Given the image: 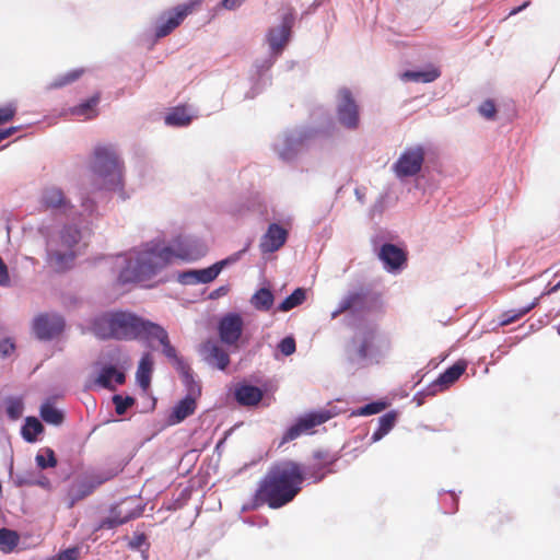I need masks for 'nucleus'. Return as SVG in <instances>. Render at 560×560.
I'll return each mask as SVG.
<instances>
[{
    "label": "nucleus",
    "instance_id": "49530a36",
    "mask_svg": "<svg viewBox=\"0 0 560 560\" xmlns=\"http://www.w3.org/2000/svg\"><path fill=\"white\" fill-rule=\"evenodd\" d=\"M279 350L281 351L282 354L284 355H291L295 352V349H296V345H295V340L293 337H285L283 338L279 346H278Z\"/></svg>",
    "mask_w": 560,
    "mask_h": 560
},
{
    "label": "nucleus",
    "instance_id": "13d9d810",
    "mask_svg": "<svg viewBox=\"0 0 560 560\" xmlns=\"http://www.w3.org/2000/svg\"><path fill=\"white\" fill-rule=\"evenodd\" d=\"M559 290H560V281H559L558 283H556L553 287H551L547 292L542 293V294L540 295V298H541L542 295H546V294L555 293V292H557V291H559Z\"/></svg>",
    "mask_w": 560,
    "mask_h": 560
},
{
    "label": "nucleus",
    "instance_id": "ea45409f",
    "mask_svg": "<svg viewBox=\"0 0 560 560\" xmlns=\"http://www.w3.org/2000/svg\"><path fill=\"white\" fill-rule=\"evenodd\" d=\"M113 402L115 405L116 413L118 416H122L126 413L127 409L135 404V399L130 396L122 397L120 395H115L113 397Z\"/></svg>",
    "mask_w": 560,
    "mask_h": 560
},
{
    "label": "nucleus",
    "instance_id": "393cba45",
    "mask_svg": "<svg viewBox=\"0 0 560 560\" xmlns=\"http://www.w3.org/2000/svg\"><path fill=\"white\" fill-rule=\"evenodd\" d=\"M224 264H225V261L222 260L220 262L212 265L209 268L187 272L184 275V277L192 278L194 281H196V282L208 283V282L213 281L219 276Z\"/></svg>",
    "mask_w": 560,
    "mask_h": 560
},
{
    "label": "nucleus",
    "instance_id": "4c0bfd02",
    "mask_svg": "<svg viewBox=\"0 0 560 560\" xmlns=\"http://www.w3.org/2000/svg\"><path fill=\"white\" fill-rule=\"evenodd\" d=\"M83 72H84L83 69L71 70V71L58 77L57 79H55L51 82L50 86L58 89V88H62L68 84H71L72 82L77 81L83 74Z\"/></svg>",
    "mask_w": 560,
    "mask_h": 560
},
{
    "label": "nucleus",
    "instance_id": "20e7f679",
    "mask_svg": "<svg viewBox=\"0 0 560 560\" xmlns=\"http://www.w3.org/2000/svg\"><path fill=\"white\" fill-rule=\"evenodd\" d=\"M90 170L100 179L102 188L121 189L122 163L113 145L98 144L94 148Z\"/></svg>",
    "mask_w": 560,
    "mask_h": 560
},
{
    "label": "nucleus",
    "instance_id": "7c9ffc66",
    "mask_svg": "<svg viewBox=\"0 0 560 560\" xmlns=\"http://www.w3.org/2000/svg\"><path fill=\"white\" fill-rule=\"evenodd\" d=\"M273 294L269 289H259L250 299L252 305L258 311H269L273 304Z\"/></svg>",
    "mask_w": 560,
    "mask_h": 560
},
{
    "label": "nucleus",
    "instance_id": "9d476101",
    "mask_svg": "<svg viewBox=\"0 0 560 560\" xmlns=\"http://www.w3.org/2000/svg\"><path fill=\"white\" fill-rule=\"evenodd\" d=\"M337 460L336 455L330 454L328 451L318 450L313 453V463L307 466L306 475L313 479L314 482L322 481L327 474L332 470L330 466Z\"/></svg>",
    "mask_w": 560,
    "mask_h": 560
},
{
    "label": "nucleus",
    "instance_id": "dca6fc26",
    "mask_svg": "<svg viewBox=\"0 0 560 560\" xmlns=\"http://www.w3.org/2000/svg\"><path fill=\"white\" fill-rule=\"evenodd\" d=\"M194 4H183L176 7L172 12L168 13L165 22L156 25L155 36L162 38L171 34L176 27L180 25L184 19L192 11Z\"/></svg>",
    "mask_w": 560,
    "mask_h": 560
},
{
    "label": "nucleus",
    "instance_id": "c85d7f7f",
    "mask_svg": "<svg viewBox=\"0 0 560 560\" xmlns=\"http://www.w3.org/2000/svg\"><path fill=\"white\" fill-rule=\"evenodd\" d=\"M397 420V412L389 411L378 419V427L372 434V441L377 442L383 439L395 425Z\"/></svg>",
    "mask_w": 560,
    "mask_h": 560
},
{
    "label": "nucleus",
    "instance_id": "864d4df0",
    "mask_svg": "<svg viewBox=\"0 0 560 560\" xmlns=\"http://www.w3.org/2000/svg\"><path fill=\"white\" fill-rule=\"evenodd\" d=\"M242 2L243 0H223L222 4L224 8L232 10L240 7Z\"/></svg>",
    "mask_w": 560,
    "mask_h": 560
},
{
    "label": "nucleus",
    "instance_id": "de8ad7c7",
    "mask_svg": "<svg viewBox=\"0 0 560 560\" xmlns=\"http://www.w3.org/2000/svg\"><path fill=\"white\" fill-rule=\"evenodd\" d=\"M173 364L175 365L176 370L179 372L182 378H189V375L192 374L191 368L187 362L184 361L183 358H177Z\"/></svg>",
    "mask_w": 560,
    "mask_h": 560
},
{
    "label": "nucleus",
    "instance_id": "bb28decb",
    "mask_svg": "<svg viewBox=\"0 0 560 560\" xmlns=\"http://www.w3.org/2000/svg\"><path fill=\"white\" fill-rule=\"evenodd\" d=\"M152 370H153L152 357L150 353H145L141 358V360L139 362L138 371H137V381L143 389H147L150 386Z\"/></svg>",
    "mask_w": 560,
    "mask_h": 560
},
{
    "label": "nucleus",
    "instance_id": "b1692460",
    "mask_svg": "<svg viewBox=\"0 0 560 560\" xmlns=\"http://www.w3.org/2000/svg\"><path fill=\"white\" fill-rule=\"evenodd\" d=\"M441 71L438 67L430 66L427 70L423 71H405L401 74V80L404 81H413V82H422V83H431L440 78Z\"/></svg>",
    "mask_w": 560,
    "mask_h": 560
},
{
    "label": "nucleus",
    "instance_id": "f704fd0d",
    "mask_svg": "<svg viewBox=\"0 0 560 560\" xmlns=\"http://www.w3.org/2000/svg\"><path fill=\"white\" fill-rule=\"evenodd\" d=\"M43 431L44 427L42 422L34 417H28L25 421V424L22 428V435L25 441L32 443L36 441L37 435L40 434Z\"/></svg>",
    "mask_w": 560,
    "mask_h": 560
},
{
    "label": "nucleus",
    "instance_id": "e433bc0d",
    "mask_svg": "<svg viewBox=\"0 0 560 560\" xmlns=\"http://www.w3.org/2000/svg\"><path fill=\"white\" fill-rule=\"evenodd\" d=\"M306 299L305 290L302 288L295 289L282 303L278 306L281 312H288L301 305Z\"/></svg>",
    "mask_w": 560,
    "mask_h": 560
},
{
    "label": "nucleus",
    "instance_id": "aec40b11",
    "mask_svg": "<svg viewBox=\"0 0 560 560\" xmlns=\"http://www.w3.org/2000/svg\"><path fill=\"white\" fill-rule=\"evenodd\" d=\"M196 408V399L192 396H186L174 406L167 419L168 423L177 424L184 421L187 417L195 412Z\"/></svg>",
    "mask_w": 560,
    "mask_h": 560
},
{
    "label": "nucleus",
    "instance_id": "4d7b16f0",
    "mask_svg": "<svg viewBox=\"0 0 560 560\" xmlns=\"http://www.w3.org/2000/svg\"><path fill=\"white\" fill-rule=\"evenodd\" d=\"M529 4L528 1L524 2L522 5L517 7V8H514L511 12H510V15H515L517 14L518 12H521L522 10H524L525 8H527Z\"/></svg>",
    "mask_w": 560,
    "mask_h": 560
},
{
    "label": "nucleus",
    "instance_id": "6e6552de",
    "mask_svg": "<svg viewBox=\"0 0 560 560\" xmlns=\"http://www.w3.org/2000/svg\"><path fill=\"white\" fill-rule=\"evenodd\" d=\"M424 149L416 145L406 149L394 164V171L398 177H409L417 175L424 162Z\"/></svg>",
    "mask_w": 560,
    "mask_h": 560
},
{
    "label": "nucleus",
    "instance_id": "a211bd4d",
    "mask_svg": "<svg viewBox=\"0 0 560 560\" xmlns=\"http://www.w3.org/2000/svg\"><path fill=\"white\" fill-rule=\"evenodd\" d=\"M380 259L388 270L399 269L407 260L406 253L394 244H384L378 253Z\"/></svg>",
    "mask_w": 560,
    "mask_h": 560
},
{
    "label": "nucleus",
    "instance_id": "a878e982",
    "mask_svg": "<svg viewBox=\"0 0 560 560\" xmlns=\"http://www.w3.org/2000/svg\"><path fill=\"white\" fill-rule=\"evenodd\" d=\"M540 296H537L533 300L532 303L528 305L517 308V310H509L506 312H503L499 317V323L501 326H508L520 318H522L524 315L529 313L534 307H536L539 303Z\"/></svg>",
    "mask_w": 560,
    "mask_h": 560
},
{
    "label": "nucleus",
    "instance_id": "0eeeda50",
    "mask_svg": "<svg viewBox=\"0 0 560 560\" xmlns=\"http://www.w3.org/2000/svg\"><path fill=\"white\" fill-rule=\"evenodd\" d=\"M331 417L332 415L328 410H320L304 415L284 432L280 445L298 439L303 433L311 432L313 428L325 423Z\"/></svg>",
    "mask_w": 560,
    "mask_h": 560
},
{
    "label": "nucleus",
    "instance_id": "5701e85b",
    "mask_svg": "<svg viewBox=\"0 0 560 560\" xmlns=\"http://www.w3.org/2000/svg\"><path fill=\"white\" fill-rule=\"evenodd\" d=\"M235 398L242 406H256L262 399V392L253 385H241L235 389Z\"/></svg>",
    "mask_w": 560,
    "mask_h": 560
},
{
    "label": "nucleus",
    "instance_id": "1a4fd4ad",
    "mask_svg": "<svg viewBox=\"0 0 560 560\" xmlns=\"http://www.w3.org/2000/svg\"><path fill=\"white\" fill-rule=\"evenodd\" d=\"M32 328L39 340H51L63 331L65 320L57 314H39L34 318Z\"/></svg>",
    "mask_w": 560,
    "mask_h": 560
},
{
    "label": "nucleus",
    "instance_id": "f3484780",
    "mask_svg": "<svg viewBox=\"0 0 560 560\" xmlns=\"http://www.w3.org/2000/svg\"><path fill=\"white\" fill-rule=\"evenodd\" d=\"M287 237L288 232L285 229L277 223H271L260 240V250L265 254L273 253L284 245Z\"/></svg>",
    "mask_w": 560,
    "mask_h": 560
},
{
    "label": "nucleus",
    "instance_id": "58836bf2",
    "mask_svg": "<svg viewBox=\"0 0 560 560\" xmlns=\"http://www.w3.org/2000/svg\"><path fill=\"white\" fill-rule=\"evenodd\" d=\"M37 466L42 469L52 468L57 465V458L55 452L51 448H44L42 453L37 454L36 457Z\"/></svg>",
    "mask_w": 560,
    "mask_h": 560
},
{
    "label": "nucleus",
    "instance_id": "4468645a",
    "mask_svg": "<svg viewBox=\"0 0 560 560\" xmlns=\"http://www.w3.org/2000/svg\"><path fill=\"white\" fill-rule=\"evenodd\" d=\"M243 331V319L238 314H229L219 323V335L222 342L235 345Z\"/></svg>",
    "mask_w": 560,
    "mask_h": 560
},
{
    "label": "nucleus",
    "instance_id": "c03bdc74",
    "mask_svg": "<svg viewBox=\"0 0 560 560\" xmlns=\"http://www.w3.org/2000/svg\"><path fill=\"white\" fill-rule=\"evenodd\" d=\"M81 555V548L75 546L61 550L56 556V560H78Z\"/></svg>",
    "mask_w": 560,
    "mask_h": 560
},
{
    "label": "nucleus",
    "instance_id": "f03ea898",
    "mask_svg": "<svg viewBox=\"0 0 560 560\" xmlns=\"http://www.w3.org/2000/svg\"><path fill=\"white\" fill-rule=\"evenodd\" d=\"M174 257L186 260L191 258V253L182 248L179 243L174 244L173 247L154 248L139 253L135 258L127 260L126 267L118 276V281L122 284L144 282L171 262Z\"/></svg>",
    "mask_w": 560,
    "mask_h": 560
},
{
    "label": "nucleus",
    "instance_id": "f8f14e48",
    "mask_svg": "<svg viewBox=\"0 0 560 560\" xmlns=\"http://www.w3.org/2000/svg\"><path fill=\"white\" fill-rule=\"evenodd\" d=\"M293 20L294 18L292 13L285 14L281 25L269 31L267 39L272 54L280 55L288 44Z\"/></svg>",
    "mask_w": 560,
    "mask_h": 560
},
{
    "label": "nucleus",
    "instance_id": "cd10ccee",
    "mask_svg": "<svg viewBox=\"0 0 560 560\" xmlns=\"http://www.w3.org/2000/svg\"><path fill=\"white\" fill-rule=\"evenodd\" d=\"M94 488L92 485L89 483H78L72 485L67 493V505L69 509H72L77 502L83 500L84 498L89 497L93 492Z\"/></svg>",
    "mask_w": 560,
    "mask_h": 560
},
{
    "label": "nucleus",
    "instance_id": "603ef678",
    "mask_svg": "<svg viewBox=\"0 0 560 560\" xmlns=\"http://www.w3.org/2000/svg\"><path fill=\"white\" fill-rule=\"evenodd\" d=\"M128 520H129L128 517H124V518L109 517L106 521H104L103 526H106L107 528H114L118 525L125 524L126 522H128Z\"/></svg>",
    "mask_w": 560,
    "mask_h": 560
},
{
    "label": "nucleus",
    "instance_id": "c756f323",
    "mask_svg": "<svg viewBox=\"0 0 560 560\" xmlns=\"http://www.w3.org/2000/svg\"><path fill=\"white\" fill-rule=\"evenodd\" d=\"M100 102V95L95 94L90 97L88 101L79 104L78 106L72 108V114L75 116H82L85 119H92L97 116L96 106Z\"/></svg>",
    "mask_w": 560,
    "mask_h": 560
},
{
    "label": "nucleus",
    "instance_id": "423d86ee",
    "mask_svg": "<svg viewBox=\"0 0 560 560\" xmlns=\"http://www.w3.org/2000/svg\"><path fill=\"white\" fill-rule=\"evenodd\" d=\"M337 119L339 124L349 130H357L360 126V108L352 93L348 89H341L338 93Z\"/></svg>",
    "mask_w": 560,
    "mask_h": 560
},
{
    "label": "nucleus",
    "instance_id": "09e8293b",
    "mask_svg": "<svg viewBox=\"0 0 560 560\" xmlns=\"http://www.w3.org/2000/svg\"><path fill=\"white\" fill-rule=\"evenodd\" d=\"M23 411V405L18 400H12L7 407V412L10 418L18 419Z\"/></svg>",
    "mask_w": 560,
    "mask_h": 560
},
{
    "label": "nucleus",
    "instance_id": "6ab92c4d",
    "mask_svg": "<svg viewBox=\"0 0 560 560\" xmlns=\"http://www.w3.org/2000/svg\"><path fill=\"white\" fill-rule=\"evenodd\" d=\"M126 381V375L122 371L117 370L113 365H104L94 380V383L103 388L114 390L115 385H122Z\"/></svg>",
    "mask_w": 560,
    "mask_h": 560
},
{
    "label": "nucleus",
    "instance_id": "9b49d317",
    "mask_svg": "<svg viewBox=\"0 0 560 560\" xmlns=\"http://www.w3.org/2000/svg\"><path fill=\"white\" fill-rule=\"evenodd\" d=\"M39 205L44 210L62 211L72 208L70 200L66 197L63 190L56 186H49L42 190Z\"/></svg>",
    "mask_w": 560,
    "mask_h": 560
},
{
    "label": "nucleus",
    "instance_id": "6e6d98bb",
    "mask_svg": "<svg viewBox=\"0 0 560 560\" xmlns=\"http://www.w3.org/2000/svg\"><path fill=\"white\" fill-rule=\"evenodd\" d=\"M145 540V536L143 534L138 535L131 542V548H139Z\"/></svg>",
    "mask_w": 560,
    "mask_h": 560
},
{
    "label": "nucleus",
    "instance_id": "2eb2a0df",
    "mask_svg": "<svg viewBox=\"0 0 560 560\" xmlns=\"http://www.w3.org/2000/svg\"><path fill=\"white\" fill-rule=\"evenodd\" d=\"M466 363L458 361L447 370H445L440 376L431 383L427 388L428 395H435L438 392H442L453 385L465 372Z\"/></svg>",
    "mask_w": 560,
    "mask_h": 560
},
{
    "label": "nucleus",
    "instance_id": "473e14b6",
    "mask_svg": "<svg viewBox=\"0 0 560 560\" xmlns=\"http://www.w3.org/2000/svg\"><path fill=\"white\" fill-rule=\"evenodd\" d=\"M20 541V536L15 530L1 528L0 529V550L4 553L12 552Z\"/></svg>",
    "mask_w": 560,
    "mask_h": 560
},
{
    "label": "nucleus",
    "instance_id": "412c9836",
    "mask_svg": "<svg viewBox=\"0 0 560 560\" xmlns=\"http://www.w3.org/2000/svg\"><path fill=\"white\" fill-rule=\"evenodd\" d=\"M147 338L159 340L163 348V354L171 361L174 362L177 358H179L176 349L171 345L167 331L159 324L154 323L151 330H149V335Z\"/></svg>",
    "mask_w": 560,
    "mask_h": 560
},
{
    "label": "nucleus",
    "instance_id": "a18cd8bd",
    "mask_svg": "<svg viewBox=\"0 0 560 560\" xmlns=\"http://www.w3.org/2000/svg\"><path fill=\"white\" fill-rule=\"evenodd\" d=\"M16 114V107L13 104H8L0 107V125L11 121Z\"/></svg>",
    "mask_w": 560,
    "mask_h": 560
},
{
    "label": "nucleus",
    "instance_id": "5fc2aeb1",
    "mask_svg": "<svg viewBox=\"0 0 560 560\" xmlns=\"http://www.w3.org/2000/svg\"><path fill=\"white\" fill-rule=\"evenodd\" d=\"M18 130L16 127H10L3 130H0V142L10 136H12Z\"/></svg>",
    "mask_w": 560,
    "mask_h": 560
},
{
    "label": "nucleus",
    "instance_id": "f257e3e1",
    "mask_svg": "<svg viewBox=\"0 0 560 560\" xmlns=\"http://www.w3.org/2000/svg\"><path fill=\"white\" fill-rule=\"evenodd\" d=\"M304 479L301 464L294 460L273 464L258 485L254 495L255 505L267 504L271 509L284 506L299 494Z\"/></svg>",
    "mask_w": 560,
    "mask_h": 560
},
{
    "label": "nucleus",
    "instance_id": "72a5a7b5",
    "mask_svg": "<svg viewBox=\"0 0 560 560\" xmlns=\"http://www.w3.org/2000/svg\"><path fill=\"white\" fill-rule=\"evenodd\" d=\"M40 417L46 423L52 425H60L65 419L63 413L50 402H45L40 407Z\"/></svg>",
    "mask_w": 560,
    "mask_h": 560
},
{
    "label": "nucleus",
    "instance_id": "79ce46f5",
    "mask_svg": "<svg viewBox=\"0 0 560 560\" xmlns=\"http://www.w3.org/2000/svg\"><path fill=\"white\" fill-rule=\"evenodd\" d=\"M184 385L187 388V396H192L197 399L201 395V386L198 382L195 381L194 375L190 374L189 378H182Z\"/></svg>",
    "mask_w": 560,
    "mask_h": 560
},
{
    "label": "nucleus",
    "instance_id": "4be33fe9",
    "mask_svg": "<svg viewBox=\"0 0 560 560\" xmlns=\"http://www.w3.org/2000/svg\"><path fill=\"white\" fill-rule=\"evenodd\" d=\"M365 294L362 292H350L339 303L336 311L332 312V318L348 311H360L364 307Z\"/></svg>",
    "mask_w": 560,
    "mask_h": 560
},
{
    "label": "nucleus",
    "instance_id": "2f4dec72",
    "mask_svg": "<svg viewBox=\"0 0 560 560\" xmlns=\"http://www.w3.org/2000/svg\"><path fill=\"white\" fill-rule=\"evenodd\" d=\"M191 121V116L185 106H177L171 110L165 117V122L168 126H187Z\"/></svg>",
    "mask_w": 560,
    "mask_h": 560
},
{
    "label": "nucleus",
    "instance_id": "37998d69",
    "mask_svg": "<svg viewBox=\"0 0 560 560\" xmlns=\"http://www.w3.org/2000/svg\"><path fill=\"white\" fill-rule=\"evenodd\" d=\"M481 116L487 119H493L497 114V107L492 100H486L478 108Z\"/></svg>",
    "mask_w": 560,
    "mask_h": 560
},
{
    "label": "nucleus",
    "instance_id": "ddd939ff",
    "mask_svg": "<svg viewBox=\"0 0 560 560\" xmlns=\"http://www.w3.org/2000/svg\"><path fill=\"white\" fill-rule=\"evenodd\" d=\"M199 352L209 365L221 371H224L230 364L229 353L217 341H205L200 346Z\"/></svg>",
    "mask_w": 560,
    "mask_h": 560
},
{
    "label": "nucleus",
    "instance_id": "8fccbe9b",
    "mask_svg": "<svg viewBox=\"0 0 560 560\" xmlns=\"http://www.w3.org/2000/svg\"><path fill=\"white\" fill-rule=\"evenodd\" d=\"M15 349L14 343L10 339L0 341V355L2 358L9 357Z\"/></svg>",
    "mask_w": 560,
    "mask_h": 560
},
{
    "label": "nucleus",
    "instance_id": "3c124183",
    "mask_svg": "<svg viewBox=\"0 0 560 560\" xmlns=\"http://www.w3.org/2000/svg\"><path fill=\"white\" fill-rule=\"evenodd\" d=\"M10 284V276L8 267L3 259L0 257V287H8Z\"/></svg>",
    "mask_w": 560,
    "mask_h": 560
},
{
    "label": "nucleus",
    "instance_id": "c9c22d12",
    "mask_svg": "<svg viewBox=\"0 0 560 560\" xmlns=\"http://www.w3.org/2000/svg\"><path fill=\"white\" fill-rule=\"evenodd\" d=\"M374 341H375V332L374 330H366L364 334H363V337H362V340L360 342V346L357 350V358L359 360H365L368 359L371 354H372V351H373V347H374Z\"/></svg>",
    "mask_w": 560,
    "mask_h": 560
},
{
    "label": "nucleus",
    "instance_id": "7ed1b4c3",
    "mask_svg": "<svg viewBox=\"0 0 560 560\" xmlns=\"http://www.w3.org/2000/svg\"><path fill=\"white\" fill-rule=\"evenodd\" d=\"M153 322L130 312H107L94 318L91 330L100 339L135 340L147 338Z\"/></svg>",
    "mask_w": 560,
    "mask_h": 560
},
{
    "label": "nucleus",
    "instance_id": "a19ab883",
    "mask_svg": "<svg viewBox=\"0 0 560 560\" xmlns=\"http://www.w3.org/2000/svg\"><path fill=\"white\" fill-rule=\"evenodd\" d=\"M386 408V402L384 401H373L370 404H366L365 406L361 407L357 415L359 416H371L376 415L381 411H383Z\"/></svg>",
    "mask_w": 560,
    "mask_h": 560
},
{
    "label": "nucleus",
    "instance_id": "39448f33",
    "mask_svg": "<svg viewBox=\"0 0 560 560\" xmlns=\"http://www.w3.org/2000/svg\"><path fill=\"white\" fill-rule=\"evenodd\" d=\"M81 232L75 226H65L60 232L59 245L49 244L48 264L57 271L70 268L75 258L74 246L80 242Z\"/></svg>",
    "mask_w": 560,
    "mask_h": 560
}]
</instances>
